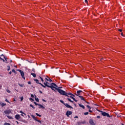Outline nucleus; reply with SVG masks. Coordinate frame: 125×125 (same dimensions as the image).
Segmentation results:
<instances>
[{
    "instance_id": "0eeeda50",
    "label": "nucleus",
    "mask_w": 125,
    "mask_h": 125,
    "mask_svg": "<svg viewBox=\"0 0 125 125\" xmlns=\"http://www.w3.org/2000/svg\"><path fill=\"white\" fill-rule=\"evenodd\" d=\"M73 114V112L67 111L65 114L67 117H70V115Z\"/></svg>"
},
{
    "instance_id": "79ce46f5",
    "label": "nucleus",
    "mask_w": 125,
    "mask_h": 125,
    "mask_svg": "<svg viewBox=\"0 0 125 125\" xmlns=\"http://www.w3.org/2000/svg\"><path fill=\"white\" fill-rule=\"evenodd\" d=\"M85 123H86L85 121H84L81 122V123L83 124H85Z\"/></svg>"
},
{
    "instance_id": "a211bd4d",
    "label": "nucleus",
    "mask_w": 125,
    "mask_h": 125,
    "mask_svg": "<svg viewBox=\"0 0 125 125\" xmlns=\"http://www.w3.org/2000/svg\"><path fill=\"white\" fill-rule=\"evenodd\" d=\"M31 75L33 76V78H36V77H37V75H36V74L34 73H31Z\"/></svg>"
},
{
    "instance_id": "aec40b11",
    "label": "nucleus",
    "mask_w": 125,
    "mask_h": 125,
    "mask_svg": "<svg viewBox=\"0 0 125 125\" xmlns=\"http://www.w3.org/2000/svg\"><path fill=\"white\" fill-rule=\"evenodd\" d=\"M69 95H70L71 96H72V95H73V94L67 93V95H65V96H67V97H69L70 96Z\"/></svg>"
},
{
    "instance_id": "b1692460",
    "label": "nucleus",
    "mask_w": 125,
    "mask_h": 125,
    "mask_svg": "<svg viewBox=\"0 0 125 125\" xmlns=\"http://www.w3.org/2000/svg\"><path fill=\"white\" fill-rule=\"evenodd\" d=\"M20 112L21 113V114H22V115H24V116H26V113L23 112V111H20Z\"/></svg>"
},
{
    "instance_id": "8fccbe9b",
    "label": "nucleus",
    "mask_w": 125,
    "mask_h": 125,
    "mask_svg": "<svg viewBox=\"0 0 125 125\" xmlns=\"http://www.w3.org/2000/svg\"><path fill=\"white\" fill-rule=\"evenodd\" d=\"M1 56H3V58H5V57L4 56L3 54L1 55Z\"/></svg>"
},
{
    "instance_id": "2eb2a0df",
    "label": "nucleus",
    "mask_w": 125,
    "mask_h": 125,
    "mask_svg": "<svg viewBox=\"0 0 125 125\" xmlns=\"http://www.w3.org/2000/svg\"><path fill=\"white\" fill-rule=\"evenodd\" d=\"M45 81H47V82H49L50 83H51L52 82V80L51 79H47V78H45Z\"/></svg>"
},
{
    "instance_id": "bf43d9fd",
    "label": "nucleus",
    "mask_w": 125,
    "mask_h": 125,
    "mask_svg": "<svg viewBox=\"0 0 125 125\" xmlns=\"http://www.w3.org/2000/svg\"><path fill=\"white\" fill-rule=\"evenodd\" d=\"M31 97L34 98V95L31 94Z\"/></svg>"
},
{
    "instance_id": "4c0bfd02",
    "label": "nucleus",
    "mask_w": 125,
    "mask_h": 125,
    "mask_svg": "<svg viewBox=\"0 0 125 125\" xmlns=\"http://www.w3.org/2000/svg\"><path fill=\"white\" fill-rule=\"evenodd\" d=\"M77 124H78V125H82V122H79L77 123Z\"/></svg>"
},
{
    "instance_id": "f8f14e48",
    "label": "nucleus",
    "mask_w": 125,
    "mask_h": 125,
    "mask_svg": "<svg viewBox=\"0 0 125 125\" xmlns=\"http://www.w3.org/2000/svg\"><path fill=\"white\" fill-rule=\"evenodd\" d=\"M38 106H39V109L42 108L43 110H44V109H45V107H44V106H43V105H42L41 104H39Z\"/></svg>"
},
{
    "instance_id": "e2e57ef3",
    "label": "nucleus",
    "mask_w": 125,
    "mask_h": 125,
    "mask_svg": "<svg viewBox=\"0 0 125 125\" xmlns=\"http://www.w3.org/2000/svg\"><path fill=\"white\" fill-rule=\"evenodd\" d=\"M71 96H72V97H75V95H74V94H72V95Z\"/></svg>"
},
{
    "instance_id": "f257e3e1",
    "label": "nucleus",
    "mask_w": 125,
    "mask_h": 125,
    "mask_svg": "<svg viewBox=\"0 0 125 125\" xmlns=\"http://www.w3.org/2000/svg\"><path fill=\"white\" fill-rule=\"evenodd\" d=\"M43 84H44L45 87H46V86L47 87H50V88H51V89L54 91H55V90H57V89H58V88H56L53 85L49 84V83L46 81L43 83Z\"/></svg>"
},
{
    "instance_id": "c9c22d12",
    "label": "nucleus",
    "mask_w": 125,
    "mask_h": 125,
    "mask_svg": "<svg viewBox=\"0 0 125 125\" xmlns=\"http://www.w3.org/2000/svg\"><path fill=\"white\" fill-rule=\"evenodd\" d=\"M40 78L42 82H44V81L43 80V79H42V77H40Z\"/></svg>"
},
{
    "instance_id": "2f4dec72",
    "label": "nucleus",
    "mask_w": 125,
    "mask_h": 125,
    "mask_svg": "<svg viewBox=\"0 0 125 125\" xmlns=\"http://www.w3.org/2000/svg\"><path fill=\"white\" fill-rule=\"evenodd\" d=\"M29 100H30V101L31 100V102H34V99H32V98H29Z\"/></svg>"
},
{
    "instance_id": "9d476101",
    "label": "nucleus",
    "mask_w": 125,
    "mask_h": 125,
    "mask_svg": "<svg viewBox=\"0 0 125 125\" xmlns=\"http://www.w3.org/2000/svg\"><path fill=\"white\" fill-rule=\"evenodd\" d=\"M81 92H83V91H82V90H80L77 91L76 92L77 94H76V95L77 96H80V95H81Z\"/></svg>"
},
{
    "instance_id": "f03ea898",
    "label": "nucleus",
    "mask_w": 125,
    "mask_h": 125,
    "mask_svg": "<svg viewBox=\"0 0 125 125\" xmlns=\"http://www.w3.org/2000/svg\"><path fill=\"white\" fill-rule=\"evenodd\" d=\"M57 91H58L59 93H60V94H62V95H67V92L64 91V90L58 88L57 89Z\"/></svg>"
},
{
    "instance_id": "a19ab883",
    "label": "nucleus",
    "mask_w": 125,
    "mask_h": 125,
    "mask_svg": "<svg viewBox=\"0 0 125 125\" xmlns=\"http://www.w3.org/2000/svg\"><path fill=\"white\" fill-rule=\"evenodd\" d=\"M23 99H24V98L23 97H21V101H23Z\"/></svg>"
},
{
    "instance_id": "9b49d317",
    "label": "nucleus",
    "mask_w": 125,
    "mask_h": 125,
    "mask_svg": "<svg viewBox=\"0 0 125 125\" xmlns=\"http://www.w3.org/2000/svg\"><path fill=\"white\" fill-rule=\"evenodd\" d=\"M4 114H5L6 115H9V114H10V113H11V111L8 110H5L4 111Z\"/></svg>"
},
{
    "instance_id": "6e6552de",
    "label": "nucleus",
    "mask_w": 125,
    "mask_h": 125,
    "mask_svg": "<svg viewBox=\"0 0 125 125\" xmlns=\"http://www.w3.org/2000/svg\"><path fill=\"white\" fill-rule=\"evenodd\" d=\"M64 106L66 107V108H69L70 109H73V107L71 105H69L67 103L64 104Z\"/></svg>"
},
{
    "instance_id": "ea45409f",
    "label": "nucleus",
    "mask_w": 125,
    "mask_h": 125,
    "mask_svg": "<svg viewBox=\"0 0 125 125\" xmlns=\"http://www.w3.org/2000/svg\"><path fill=\"white\" fill-rule=\"evenodd\" d=\"M5 101L7 102V103H9V101L7 100V99H5Z\"/></svg>"
},
{
    "instance_id": "1a4fd4ad",
    "label": "nucleus",
    "mask_w": 125,
    "mask_h": 125,
    "mask_svg": "<svg viewBox=\"0 0 125 125\" xmlns=\"http://www.w3.org/2000/svg\"><path fill=\"white\" fill-rule=\"evenodd\" d=\"M15 119H16V120H18V121H19V120H20V119H21V116L19 114H17L15 115Z\"/></svg>"
},
{
    "instance_id": "680f3d73",
    "label": "nucleus",
    "mask_w": 125,
    "mask_h": 125,
    "mask_svg": "<svg viewBox=\"0 0 125 125\" xmlns=\"http://www.w3.org/2000/svg\"><path fill=\"white\" fill-rule=\"evenodd\" d=\"M4 59H5V60H6V61H7V58H6L5 57V58H4Z\"/></svg>"
},
{
    "instance_id": "774afa93",
    "label": "nucleus",
    "mask_w": 125,
    "mask_h": 125,
    "mask_svg": "<svg viewBox=\"0 0 125 125\" xmlns=\"http://www.w3.org/2000/svg\"><path fill=\"white\" fill-rule=\"evenodd\" d=\"M121 125H125L124 124H122Z\"/></svg>"
},
{
    "instance_id": "7c9ffc66",
    "label": "nucleus",
    "mask_w": 125,
    "mask_h": 125,
    "mask_svg": "<svg viewBox=\"0 0 125 125\" xmlns=\"http://www.w3.org/2000/svg\"><path fill=\"white\" fill-rule=\"evenodd\" d=\"M50 84H52L54 86H55L56 85V84L53 83H51Z\"/></svg>"
},
{
    "instance_id": "864d4df0",
    "label": "nucleus",
    "mask_w": 125,
    "mask_h": 125,
    "mask_svg": "<svg viewBox=\"0 0 125 125\" xmlns=\"http://www.w3.org/2000/svg\"><path fill=\"white\" fill-rule=\"evenodd\" d=\"M121 36H123V37H124V33L122 32L121 33Z\"/></svg>"
},
{
    "instance_id": "37998d69",
    "label": "nucleus",
    "mask_w": 125,
    "mask_h": 125,
    "mask_svg": "<svg viewBox=\"0 0 125 125\" xmlns=\"http://www.w3.org/2000/svg\"><path fill=\"white\" fill-rule=\"evenodd\" d=\"M0 59L1 60H2V61H3V62H4V60H3V59H2V58H1V57H0Z\"/></svg>"
},
{
    "instance_id": "c756f323",
    "label": "nucleus",
    "mask_w": 125,
    "mask_h": 125,
    "mask_svg": "<svg viewBox=\"0 0 125 125\" xmlns=\"http://www.w3.org/2000/svg\"><path fill=\"white\" fill-rule=\"evenodd\" d=\"M60 102H61V103H62V104H63V105H64V104H65V103H64V101H63L62 100L60 101Z\"/></svg>"
},
{
    "instance_id": "58836bf2",
    "label": "nucleus",
    "mask_w": 125,
    "mask_h": 125,
    "mask_svg": "<svg viewBox=\"0 0 125 125\" xmlns=\"http://www.w3.org/2000/svg\"><path fill=\"white\" fill-rule=\"evenodd\" d=\"M88 114H89L88 112H85V113H84V115H88Z\"/></svg>"
},
{
    "instance_id": "603ef678",
    "label": "nucleus",
    "mask_w": 125,
    "mask_h": 125,
    "mask_svg": "<svg viewBox=\"0 0 125 125\" xmlns=\"http://www.w3.org/2000/svg\"><path fill=\"white\" fill-rule=\"evenodd\" d=\"M55 87H56V88H58V85H56L55 86Z\"/></svg>"
},
{
    "instance_id": "4d7b16f0",
    "label": "nucleus",
    "mask_w": 125,
    "mask_h": 125,
    "mask_svg": "<svg viewBox=\"0 0 125 125\" xmlns=\"http://www.w3.org/2000/svg\"><path fill=\"white\" fill-rule=\"evenodd\" d=\"M42 101H43V102H46V101H45V100H44V99H42Z\"/></svg>"
},
{
    "instance_id": "f3484780",
    "label": "nucleus",
    "mask_w": 125,
    "mask_h": 125,
    "mask_svg": "<svg viewBox=\"0 0 125 125\" xmlns=\"http://www.w3.org/2000/svg\"><path fill=\"white\" fill-rule=\"evenodd\" d=\"M0 105H1V107H3L4 106H6V104H4L3 103H0Z\"/></svg>"
},
{
    "instance_id": "72a5a7b5",
    "label": "nucleus",
    "mask_w": 125,
    "mask_h": 125,
    "mask_svg": "<svg viewBox=\"0 0 125 125\" xmlns=\"http://www.w3.org/2000/svg\"><path fill=\"white\" fill-rule=\"evenodd\" d=\"M30 106L32 107L33 109H35V106H34V105H33L32 104H30Z\"/></svg>"
},
{
    "instance_id": "20e7f679",
    "label": "nucleus",
    "mask_w": 125,
    "mask_h": 125,
    "mask_svg": "<svg viewBox=\"0 0 125 125\" xmlns=\"http://www.w3.org/2000/svg\"><path fill=\"white\" fill-rule=\"evenodd\" d=\"M18 71H19L21 75V76L22 77V79L25 80V74L24 73V71L20 70V69H18Z\"/></svg>"
},
{
    "instance_id": "cd10ccee",
    "label": "nucleus",
    "mask_w": 125,
    "mask_h": 125,
    "mask_svg": "<svg viewBox=\"0 0 125 125\" xmlns=\"http://www.w3.org/2000/svg\"><path fill=\"white\" fill-rule=\"evenodd\" d=\"M12 73H14V74H16V71H15V69H12Z\"/></svg>"
},
{
    "instance_id": "f704fd0d",
    "label": "nucleus",
    "mask_w": 125,
    "mask_h": 125,
    "mask_svg": "<svg viewBox=\"0 0 125 125\" xmlns=\"http://www.w3.org/2000/svg\"><path fill=\"white\" fill-rule=\"evenodd\" d=\"M86 107L88 108V109H89V110H90V109H91V107H90L89 105H86Z\"/></svg>"
},
{
    "instance_id": "423d86ee",
    "label": "nucleus",
    "mask_w": 125,
    "mask_h": 125,
    "mask_svg": "<svg viewBox=\"0 0 125 125\" xmlns=\"http://www.w3.org/2000/svg\"><path fill=\"white\" fill-rule=\"evenodd\" d=\"M34 82H36V83H38L39 84H41V86H42V87H44V88H45V86H44L43 84H42V83H39V80L38 79H34Z\"/></svg>"
},
{
    "instance_id": "69168bd1",
    "label": "nucleus",
    "mask_w": 125,
    "mask_h": 125,
    "mask_svg": "<svg viewBox=\"0 0 125 125\" xmlns=\"http://www.w3.org/2000/svg\"><path fill=\"white\" fill-rule=\"evenodd\" d=\"M21 116H22V117H25V116L23 114H21Z\"/></svg>"
},
{
    "instance_id": "473e14b6",
    "label": "nucleus",
    "mask_w": 125,
    "mask_h": 125,
    "mask_svg": "<svg viewBox=\"0 0 125 125\" xmlns=\"http://www.w3.org/2000/svg\"><path fill=\"white\" fill-rule=\"evenodd\" d=\"M36 116H38V117H42V115L39 114V113H36Z\"/></svg>"
},
{
    "instance_id": "bb28decb",
    "label": "nucleus",
    "mask_w": 125,
    "mask_h": 125,
    "mask_svg": "<svg viewBox=\"0 0 125 125\" xmlns=\"http://www.w3.org/2000/svg\"><path fill=\"white\" fill-rule=\"evenodd\" d=\"M34 104H35V105H36V106H39V105L40 104L36 103V102H34Z\"/></svg>"
},
{
    "instance_id": "4be33fe9",
    "label": "nucleus",
    "mask_w": 125,
    "mask_h": 125,
    "mask_svg": "<svg viewBox=\"0 0 125 125\" xmlns=\"http://www.w3.org/2000/svg\"><path fill=\"white\" fill-rule=\"evenodd\" d=\"M79 97H80V98H81V100H83V101H84V98H83V97L81 96H79Z\"/></svg>"
},
{
    "instance_id": "a18cd8bd",
    "label": "nucleus",
    "mask_w": 125,
    "mask_h": 125,
    "mask_svg": "<svg viewBox=\"0 0 125 125\" xmlns=\"http://www.w3.org/2000/svg\"><path fill=\"white\" fill-rule=\"evenodd\" d=\"M27 83L28 84H31V83H31V82L29 81V82H28Z\"/></svg>"
},
{
    "instance_id": "0e129e2a",
    "label": "nucleus",
    "mask_w": 125,
    "mask_h": 125,
    "mask_svg": "<svg viewBox=\"0 0 125 125\" xmlns=\"http://www.w3.org/2000/svg\"><path fill=\"white\" fill-rule=\"evenodd\" d=\"M59 89H60V88H62V87H58Z\"/></svg>"
},
{
    "instance_id": "a878e982",
    "label": "nucleus",
    "mask_w": 125,
    "mask_h": 125,
    "mask_svg": "<svg viewBox=\"0 0 125 125\" xmlns=\"http://www.w3.org/2000/svg\"><path fill=\"white\" fill-rule=\"evenodd\" d=\"M7 68H8L7 71H10V66L8 65Z\"/></svg>"
},
{
    "instance_id": "393cba45",
    "label": "nucleus",
    "mask_w": 125,
    "mask_h": 125,
    "mask_svg": "<svg viewBox=\"0 0 125 125\" xmlns=\"http://www.w3.org/2000/svg\"><path fill=\"white\" fill-rule=\"evenodd\" d=\"M7 117V118H8V119H10V120H11V119H13L12 117H11V116L8 115Z\"/></svg>"
},
{
    "instance_id": "c03bdc74",
    "label": "nucleus",
    "mask_w": 125,
    "mask_h": 125,
    "mask_svg": "<svg viewBox=\"0 0 125 125\" xmlns=\"http://www.w3.org/2000/svg\"><path fill=\"white\" fill-rule=\"evenodd\" d=\"M7 92H8V93H10L11 91L9 90H7Z\"/></svg>"
},
{
    "instance_id": "c85d7f7f",
    "label": "nucleus",
    "mask_w": 125,
    "mask_h": 125,
    "mask_svg": "<svg viewBox=\"0 0 125 125\" xmlns=\"http://www.w3.org/2000/svg\"><path fill=\"white\" fill-rule=\"evenodd\" d=\"M23 123H24L25 124H27L28 123V121H26L25 120H24L22 121Z\"/></svg>"
},
{
    "instance_id": "ddd939ff",
    "label": "nucleus",
    "mask_w": 125,
    "mask_h": 125,
    "mask_svg": "<svg viewBox=\"0 0 125 125\" xmlns=\"http://www.w3.org/2000/svg\"><path fill=\"white\" fill-rule=\"evenodd\" d=\"M89 123L90 125H95V124L94 123V122H93V120H92V119H90L89 121Z\"/></svg>"
},
{
    "instance_id": "7ed1b4c3",
    "label": "nucleus",
    "mask_w": 125,
    "mask_h": 125,
    "mask_svg": "<svg viewBox=\"0 0 125 125\" xmlns=\"http://www.w3.org/2000/svg\"><path fill=\"white\" fill-rule=\"evenodd\" d=\"M102 113V116H104V117H107V118H111V116H110V114L108 113L104 112V111H101Z\"/></svg>"
},
{
    "instance_id": "5fc2aeb1",
    "label": "nucleus",
    "mask_w": 125,
    "mask_h": 125,
    "mask_svg": "<svg viewBox=\"0 0 125 125\" xmlns=\"http://www.w3.org/2000/svg\"><path fill=\"white\" fill-rule=\"evenodd\" d=\"M74 118H75V119H78V118H79V117H78V116H76L74 117Z\"/></svg>"
},
{
    "instance_id": "dca6fc26",
    "label": "nucleus",
    "mask_w": 125,
    "mask_h": 125,
    "mask_svg": "<svg viewBox=\"0 0 125 125\" xmlns=\"http://www.w3.org/2000/svg\"><path fill=\"white\" fill-rule=\"evenodd\" d=\"M79 105L80 107H81V108H83V109H85V107H84V105H83V104H79Z\"/></svg>"
},
{
    "instance_id": "412c9836",
    "label": "nucleus",
    "mask_w": 125,
    "mask_h": 125,
    "mask_svg": "<svg viewBox=\"0 0 125 125\" xmlns=\"http://www.w3.org/2000/svg\"><path fill=\"white\" fill-rule=\"evenodd\" d=\"M67 100L69 101V102H71V103H74V101L71 100V99H70L69 98H67Z\"/></svg>"
},
{
    "instance_id": "6e6d98bb",
    "label": "nucleus",
    "mask_w": 125,
    "mask_h": 125,
    "mask_svg": "<svg viewBox=\"0 0 125 125\" xmlns=\"http://www.w3.org/2000/svg\"><path fill=\"white\" fill-rule=\"evenodd\" d=\"M11 74H12V72H11V71H10V72H9V75H11Z\"/></svg>"
},
{
    "instance_id": "5701e85b",
    "label": "nucleus",
    "mask_w": 125,
    "mask_h": 125,
    "mask_svg": "<svg viewBox=\"0 0 125 125\" xmlns=\"http://www.w3.org/2000/svg\"><path fill=\"white\" fill-rule=\"evenodd\" d=\"M19 85H20V86H21V87H23V86H24V84H20V83H18Z\"/></svg>"
},
{
    "instance_id": "3c124183",
    "label": "nucleus",
    "mask_w": 125,
    "mask_h": 125,
    "mask_svg": "<svg viewBox=\"0 0 125 125\" xmlns=\"http://www.w3.org/2000/svg\"><path fill=\"white\" fill-rule=\"evenodd\" d=\"M98 112H100L101 113V112H103L102 111L99 110V109H98L97 110Z\"/></svg>"
},
{
    "instance_id": "052dcab7",
    "label": "nucleus",
    "mask_w": 125,
    "mask_h": 125,
    "mask_svg": "<svg viewBox=\"0 0 125 125\" xmlns=\"http://www.w3.org/2000/svg\"><path fill=\"white\" fill-rule=\"evenodd\" d=\"M16 123H17L18 125H19V122H18V121H16Z\"/></svg>"
},
{
    "instance_id": "4468645a",
    "label": "nucleus",
    "mask_w": 125,
    "mask_h": 125,
    "mask_svg": "<svg viewBox=\"0 0 125 125\" xmlns=\"http://www.w3.org/2000/svg\"><path fill=\"white\" fill-rule=\"evenodd\" d=\"M69 97H70L71 99H73V100H74V101H75V102H78V100H76V99L72 96H70Z\"/></svg>"
},
{
    "instance_id": "6ab92c4d",
    "label": "nucleus",
    "mask_w": 125,
    "mask_h": 125,
    "mask_svg": "<svg viewBox=\"0 0 125 125\" xmlns=\"http://www.w3.org/2000/svg\"><path fill=\"white\" fill-rule=\"evenodd\" d=\"M35 98L36 102H40V100H39V98H37V96H35Z\"/></svg>"
},
{
    "instance_id": "13d9d810",
    "label": "nucleus",
    "mask_w": 125,
    "mask_h": 125,
    "mask_svg": "<svg viewBox=\"0 0 125 125\" xmlns=\"http://www.w3.org/2000/svg\"><path fill=\"white\" fill-rule=\"evenodd\" d=\"M97 118L98 119H100L101 117H100V116H98L97 117Z\"/></svg>"
},
{
    "instance_id": "e433bc0d",
    "label": "nucleus",
    "mask_w": 125,
    "mask_h": 125,
    "mask_svg": "<svg viewBox=\"0 0 125 125\" xmlns=\"http://www.w3.org/2000/svg\"><path fill=\"white\" fill-rule=\"evenodd\" d=\"M4 125H11L10 123H5Z\"/></svg>"
},
{
    "instance_id": "09e8293b",
    "label": "nucleus",
    "mask_w": 125,
    "mask_h": 125,
    "mask_svg": "<svg viewBox=\"0 0 125 125\" xmlns=\"http://www.w3.org/2000/svg\"><path fill=\"white\" fill-rule=\"evenodd\" d=\"M89 112L90 113H92V110H90V109H89Z\"/></svg>"
},
{
    "instance_id": "de8ad7c7",
    "label": "nucleus",
    "mask_w": 125,
    "mask_h": 125,
    "mask_svg": "<svg viewBox=\"0 0 125 125\" xmlns=\"http://www.w3.org/2000/svg\"><path fill=\"white\" fill-rule=\"evenodd\" d=\"M118 31H119V32H123V30H122V29H119L118 30Z\"/></svg>"
},
{
    "instance_id": "39448f33",
    "label": "nucleus",
    "mask_w": 125,
    "mask_h": 125,
    "mask_svg": "<svg viewBox=\"0 0 125 125\" xmlns=\"http://www.w3.org/2000/svg\"><path fill=\"white\" fill-rule=\"evenodd\" d=\"M32 118L33 119V120H35L36 122H38V123H40L42 125V121L41 120H38L37 117H36L34 115H31Z\"/></svg>"
},
{
    "instance_id": "49530a36",
    "label": "nucleus",
    "mask_w": 125,
    "mask_h": 125,
    "mask_svg": "<svg viewBox=\"0 0 125 125\" xmlns=\"http://www.w3.org/2000/svg\"><path fill=\"white\" fill-rule=\"evenodd\" d=\"M85 3H88V1H87V0H85Z\"/></svg>"
},
{
    "instance_id": "338daca9",
    "label": "nucleus",
    "mask_w": 125,
    "mask_h": 125,
    "mask_svg": "<svg viewBox=\"0 0 125 125\" xmlns=\"http://www.w3.org/2000/svg\"><path fill=\"white\" fill-rule=\"evenodd\" d=\"M39 92H40V93H42V91H39Z\"/></svg>"
}]
</instances>
